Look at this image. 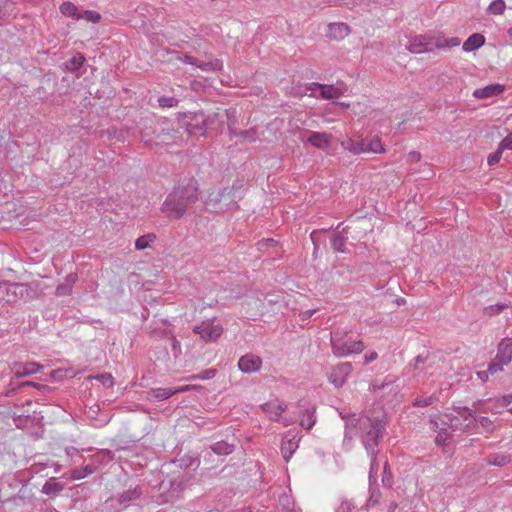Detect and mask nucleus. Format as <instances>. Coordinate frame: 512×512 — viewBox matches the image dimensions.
<instances>
[{
	"label": "nucleus",
	"mask_w": 512,
	"mask_h": 512,
	"mask_svg": "<svg viewBox=\"0 0 512 512\" xmlns=\"http://www.w3.org/2000/svg\"><path fill=\"white\" fill-rule=\"evenodd\" d=\"M382 484L387 488H391L393 485V475L387 461L385 462L383 468Z\"/></svg>",
	"instance_id": "nucleus-44"
},
{
	"label": "nucleus",
	"mask_w": 512,
	"mask_h": 512,
	"mask_svg": "<svg viewBox=\"0 0 512 512\" xmlns=\"http://www.w3.org/2000/svg\"><path fill=\"white\" fill-rule=\"evenodd\" d=\"M473 407L475 408V410H478L482 413H489L491 408L490 400H478L473 404Z\"/></svg>",
	"instance_id": "nucleus-54"
},
{
	"label": "nucleus",
	"mask_w": 512,
	"mask_h": 512,
	"mask_svg": "<svg viewBox=\"0 0 512 512\" xmlns=\"http://www.w3.org/2000/svg\"><path fill=\"white\" fill-rule=\"evenodd\" d=\"M239 137L248 140L250 142H254L257 138V129L255 127L250 128L248 130H244L239 132Z\"/></svg>",
	"instance_id": "nucleus-53"
},
{
	"label": "nucleus",
	"mask_w": 512,
	"mask_h": 512,
	"mask_svg": "<svg viewBox=\"0 0 512 512\" xmlns=\"http://www.w3.org/2000/svg\"><path fill=\"white\" fill-rule=\"evenodd\" d=\"M301 438L300 431L295 429L289 430L284 434L281 443V453L286 462L291 459L298 449Z\"/></svg>",
	"instance_id": "nucleus-6"
},
{
	"label": "nucleus",
	"mask_w": 512,
	"mask_h": 512,
	"mask_svg": "<svg viewBox=\"0 0 512 512\" xmlns=\"http://www.w3.org/2000/svg\"><path fill=\"white\" fill-rule=\"evenodd\" d=\"M330 343L333 354L339 358L359 354L365 348L363 341L353 340L349 332L341 329L330 333Z\"/></svg>",
	"instance_id": "nucleus-4"
},
{
	"label": "nucleus",
	"mask_w": 512,
	"mask_h": 512,
	"mask_svg": "<svg viewBox=\"0 0 512 512\" xmlns=\"http://www.w3.org/2000/svg\"><path fill=\"white\" fill-rule=\"evenodd\" d=\"M489 400L491 404L490 413L497 414L500 413L504 407H507L512 403V395L508 394L497 399Z\"/></svg>",
	"instance_id": "nucleus-26"
},
{
	"label": "nucleus",
	"mask_w": 512,
	"mask_h": 512,
	"mask_svg": "<svg viewBox=\"0 0 512 512\" xmlns=\"http://www.w3.org/2000/svg\"><path fill=\"white\" fill-rule=\"evenodd\" d=\"M502 156V152L498 149L496 152L490 154L487 159V163L489 166H493L497 164Z\"/></svg>",
	"instance_id": "nucleus-59"
},
{
	"label": "nucleus",
	"mask_w": 512,
	"mask_h": 512,
	"mask_svg": "<svg viewBox=\"0 0 512 512\" xmlns=\"http://www.w3.org/2000/svg\"><path fill=\"white\" fill-rule=\"evenodd\" d=\"M64 490V485L57 482L55 478H50L42 486L41 492L47 496H57Z\"/></svg>",
	"instance_id": "nucleus-25"
},
{
	"label": "nucleus",
	"mask_w": 512,
	"mask_h": 512,
	"mask_svg": "<svg viewBox=\"0 0 512 512\" xmlns=\"http://www.w3.org/2000/svg\"><path fill=\"white\" fill-rule=\"evenodd\" d=\"M8 285H9L8 281L0 282V305L5 303L6 291L8 289Z\"/></svg>",
	"instance_id": "nucleus-62"
},
{
	"label": "nucleus",
	"mask_w": 512,
	"mask_h": 512,
	"mask_svg": "<svg viewBox=\"0 0 512 512\" xmlns=\"http://www.w3.org/2000/svg\"><path fill=\"white\" fill-rule=\"evenodd\" d=\"M96 471V466L94 465H86L82 468H75L71 470L70 477L73 480H80L85 478L86 476L94 473Z\"/></svg>",
	"instance_id": "nucleus-34"
},
{
	"label": "nucleus",
	"mask_w": 512,
	"mask_h": 512,
	"mask_svg": "<svg viewBox=\"0 0 512 512\" xmlns=\"http://www.w3.org/2000/svg\"><path fill=\"white\" fill-rule=\"evenodd\" d=\"M331 247L335 252L343 253L345 251V238L340 234H334L331 238Z\"/></svg>",
	"instance_id": "nucleus-42"
},
{
	"label": "nucleus",
	"mask_w": 512,
	"mask_h": 512,
	"mask_svg": "<svg viewBox=\"0 0 512 512\" xmlns=\"http://www.w3.org/2000/svg\"><path fill=\"white\" fill-rule=\"evenodd\" d=\"M496 360L502 365H508L512 359V339L505 338L499 345L496 354Z\"/></svg>",
	"instance_id": "nucleus-13"
},
{
	"label": "nucleus",
	"mask_w": 512,
	"mask_h": 512,
	"mask_svg": "<svg viewBox=\"0 0 512 512\" xmlns=\"http://www.w3.org/2000/svg\"><path fill=\"white\" fill-rule=\"evenodd\" d=\"M261 408L271 420L278 421L287 406L278 399H274L261 405Z\"/></svg>",
	"instance_id": "nucleus-14"
},
{
	"label": "nucleus",
	"mask_w": 512,
	"mask_h": 512,
	"mask_svg": "<svg viewBox=\"0 0 512 512\" xmlns=\"http://www.w3.org/2000/svg\"><path fill=\"white\" fill-rule=\"evenodd\" d=\"M428 360V354L426 356L418 355L414 358V362L411 364L414 370H417L420 364L425 363Z\"/></svg>",
	"instance_id": "nucleus-64"
},
{
	"label": "nucleus",
	"mask_w": 512,
	"mask_h": 512,
	"mask_svg": "<svg viewBox=\"0 0 512 512\" xmlns=\"http://www.w3.org/2000/svg\"><path fill=\"white\" fill-rule=\"evenodd\" d=\"M369 484H370V487H369L370 496L367 499L366 504H365L367 509H370L372 507L379 505L380 498H381L380 490L376 487H373V483H369Z\"/></svg>",
	"instance_id": "nucleus-37"
},
{
	"label": "nucleus",
	"mask_w": 512,
	"mask_h": 512,
	"mask_svg": "<svg viewBox=\"0 0 512 512\" xmlns=\"http://www.w3.org/2000/svg\"><path fill=\"white\" fill-rule=\"evenodd\" d=\"M60 12L69 17H73L77 19V16L79 15L77 7L72 2H63L60 5Z\"/></svg>",
	"instance_id": "nucleus-40"
},
{
	"label": "nucleus",
	"mask_w": 512,
	"mask_h": 512,
	"mask_svg": "<svg viewBox=\"0 0 512 512\" xmlns=\"http://www.w3.org/2000/svg\"><path fill=\"white\" fill-rule=\"evenodd\" d=\"M30 292L31 288L27 284L9 282L4 304H17L21 300L27 301L31 298Z\"/></svg>",
	"instance_id": "nucleus-7"
},
{
	"label": "nucleus",
	"mask_w": 512,
	"mask_h": 512,
	"mask_svg": "<svg viewBox=\"0 0 512 512\" xmlns=\"http://www.w3.org/2000/svg\"><path fill=\"white\" fill-rule=\"evenodd\" d=\"M77 19H85L92 23H98L101 20V15L95 11L85 10L82 14L77 16Z\"/></svg>",
	"instance_id": "nucleus-45"
},
{
	"label": "nucleus",
	"mask_w": 512,
	"mask_h": 512,
	"mask_svg": "<svg viewBox=\"0 0 512 512\" xmlns=\"http://www.w3.org/2000/svg\"><path fill=\"white\" fill-rule=\"evenodd\" d=\"M156 236L154 234H146L143 236H140L135 241V248L137 250H143L146 249L152 241H154Z\"/></svg>",
	"instance_id": "nucleus-41"
},
{
	"label": "nucleus",
	"mask_w": 512,
	"mask_h": 512,
	"mask_svg": "<svg viewBox=\"0 0 512 512\" xmlns=\"http://www.w3.org/2000/svg\"><path fill=\"white\" fill-rule=\"evenodd\" d=\"M306 142L318 149H327L331 146V135L324 132L308 131Z\"/></svg>",
	"instance_id": "nucleus-12"
},
{
	"label": "nucleus",
	"mask_w": 512,
	"mask_h": 512,
	"mask_svg": "<svg viewBox=\"0 0 512 512\" xmlns=\"http://www.w3.org/2000/svg\"><path fill=\"white\" fill-rule=\"evenodd\" d=\"M453 411L456 416H459L461 421L464 423H469V425L476 420L475 412L473 409L464 406H456L453 407Z\"/></svg>",
	"instance_id": "nucleus-29"
},
{
	"label": "nucleus",
	"mask_w": 512,
	"mask_h": 512,
	"mask_svg": "<svg viewBox=\"0 0 512 512\" xmlns=\"http://www.w3.org/2000/svg\"><path fill=\"white\" fill-rule=\"evenodd\" d=\"M486 461L489 465L503 467L511 462V456L508 454H490Z\"/></svg>",
	"instance_id": "nucleus-30"
},
{
	"label": "nucleus",
	"mask_w": 512,
	"mask_h": 512,
	"mask_svg": "<svg viewBox=\"0 0 512 512\" xmlns=\"http://www.w3.org/2000/svg\"><path fill=\"white\" fill-rule=\"evenodd\" d=\"M220 122L218 113L205 115L206 134L210 131H217L220 128Z\"/></svg>",
	"instance_id": "nucleus-36"
},
{
	"label": "nucleus",
	"mask_w": 512,
	"mask_h": 512,
	"mask_svg": "<svg viewBox=\"0 0 512 512\" xmlns=\"http://www.w3.org/2000/svg\"><path fill=\"white\" fill-rule=\"evenodd\" d=\"M42 367L36 362L14 363L12 371L17 378H21L38 372Z\"/></svg>",
	"instance_id": "nucleus-15"
},
{
	"label": "nucleus",
	"mask_w": 512,
	"mask_h": 512,
	"mask_svg": "<svg viewBox=\"0 0 512 512\" xmlns=\"http://www.w3.org/2000/svg\"><path fill=\"white\" fill-rule=\"evenodd\" d=\"M503 366L504 365L500 364V362H498L496 358H494V360H492L491 363L488 365L487 371L489 374H495L501 371Z\"/></svg>",
	"instance_id": "nucleus-58"
},
{
	"label": "nucleus",
	"mask_w": 512,
	"mask_h": 512,
	"mask_svg": "<svg viewBox=\"0 0 512 512\" xmlns=\"http://www.w3.org/2000/svg\"><path fill=\"white\" fill-rule=\"evenodd\" d=\"M17 15V8L15 2L12 0H0V19L15 17Z\"/></svg>",
	"instance_id": "nucleus-27"
},
{
	"label": "nucleus",
	"mask_w": 512,
	"mask_h": 512,
	"mask_svg": "<svg viewBox=\"0 0 512 512\" xmlns=\"http://www.w3.org/2000/svg\"><path fill=\"white\" fill-rule=\"evenodd\" d=\"M234 444H230L224 440L218 441L211 446V450L218 455H229L234 451Z\"/></svg>",
	"instance_id": "nucleus-32"
},
{
	"label": "nucleus",
	"mask_w": 512,
	"mask_h": 512,
	"mask_svg": "<svg viewBox=\"0 0 512 512\" xmlns=\"http://www.w3.org/2000/svg\"><path fill=\"white\" fill-rule=\"evenodd\" d=\"M142 489L140 486L130 488L119 495L118 501L120 504H128L129 502L140 498L142 495Z\"/></svg>",
	"instance_id": "nucleus-28"
},
{
	"label": "nucleus",
	"mask_w": 512,
	"mask_h": 512,
	"mask_svg": "<svg viewBox=\"0 0 512 512\" xmlns=\"http://www.w3.org/2000/svg\"><path fill=\"white\" fill-rule=\"evenodd\" d=\"M185 128L190 135H206L204 112L197 111L190 113L185 121Z\"/></svg>",
	"instance_id": "nucleus-9"
},
{
	"label": "nucleus",
	"mask_w": 512,
	"mask_h": 512,
	"mask_svg": "<svg viewBox=\"0 0 512 512\" xmlns=\"http://www.w3.org/2000/svg\"><path fill=\"white\" fill-rule=\"evenodd\" d=\"M194 333L198 334L204 341H216L223 333V328L215 319L202 321L193 328Z\"/></svg>",
	"instance_id": "nucleus-5"
},
{
	"label": "nucleus",
	"mask_w": 512,
	"mask_h": 512,
	"mask_svg": "<svg viewBox=\"0 0 512 512\" xmlns=\"http://www.w3.org/2000/svg\"><path fill=\"white\" fill-rule=\"evenodd\" d=\"M442 424L446 425L452 431H467L469 429V423L461 421L459 416L454 413H446L441 417Z\"/></svg>",
	"instance_id": "nucleus-18"
},
{
	"label": "nucleus",
	"mask_w": 512,
	"mask_h": 512,
	"mask_svg": "<svg viewBox=\"0 0 512 512\" xmlns=\"http://www.w3.org/2000/svg\"><path fill=\"white\" fill-rule=\"evenodd\" d=\"M217 370L215 368L206 369L200 374L193 375L190 379L208 380L212 379L216 375Z\"/></svg>",
	"instance_id": "nucleus-52"
},
{
	"label": "nucleus",
	"mask_w": 512,
	"mask_h": 512,
	"mask_svg": "<svg viewBox=\"0 0 512 512\" xmlns=\"http://www.w3.org/2000/svg\"><path fill=\"white\" fill-rule=\"evenodd\" d=\"M365 145L366 140L365 139H352L347 138L341 141V146L353 154H360L365 153Z\"/></svg>",
	"instance_id": "nucleus-23"
},
{
	"label": "nucleus",
	"mask_w": 512,
	"mask_h": 512,
	"mask_svg": "<svg viewBox=\"0 0 512 512\" xmlns=\"http://www.w3.org/2000/svg\"><path fill=\"white\" fill-rule=\"evenodd\" d=\"M485 43V37L482 34L474 33L468 37V39L463 43L462 49L465 52L474 51Z\"/></svg>",
	"instance_id": "nucleus-24"
},
{
	"label": "nucleus",
	"mask_w": 512,
	"mask_h": 512,
	"mask_svg": "<svg viewBox=\"0 0 512 512\" xmlns=\"http://www.w3.org/2000/svg\"><path fill=\"white\" fill-rule=\"evenodd\" d=\"M460 39L457 38V37H452L450 39H445L443 41L441 40H438L436 43H435V46L437 48H445V47H456V46H459L460 45Z\"/></svg>",
	"instance_id": "nucleus-49"
},
{
	"label": "nucleus",
	"mask_w": 512,
	"mask_h": 512,
	"mask_svg": "<svg viewBox=\"0 0 512 512\" xmlns=\"http://www.w3.org/2000/svg\"><path fill=\"white\" fill-rule=\"evenodd\" d=\"M148 394L149 397L158 401H163L175 395V391H173V388H153L148 392Z\"/></svg>",
	"instance_id": "nucleus-31"
},
{
	"label": "nucleus",
	"mask_w": 512,
	"mask_h": 512,
	"mask_svg": "<svg viewBox=\"0 0 512 512\" xmlns=\"http://www.w3.org/2000/svg\"><path fill=\"white\" fill-rule=\"evenodd\" d=\"M342 418L345 420V438H353L354 430H357L367 454H379V444L386 432L384 418L366 415L359 417L342 415Z\"/></svg>",
	"instance_id": "nucleus-1"
},
{
	"label": "nucleus",
	"mask_w": 512,
	"mask_h": 512,
	"mask_svg": "<svg viewBox=\"0 0 512 512\" xmlns=\"http://www.w3.org/2000/svg\"><path fill=\"white\" fill-rule=\"evenodd\" d=\"M501 152L504 150H511L512 149V133H510L508 136H506L499 144L498 148Z\"/></svg>",
	"instance_id": "nucleus-56"
},
{
	"label": "nucleus",
	"mask_w": 512,
	"mask_h": 512,
	"mask_svg": "<svg viewBox=\"0 0 512 512\" xmlns=\"http://www.w3.org/2000/svg\"><path fill=\"white\" fill-rule=\"evenodd\" d=\"M232 192H233V189L224 188L216 193H210L205 202V205L210 207V206H214V205L220 203L223 199H229L230 203L233 202V205L238 207L237 203L234 202L233 199L231 198Z\"/></svg>",
	"instance_id": "nucleus-20"
},
{
	"label": "nucleus",
	"mask_w": 512,
	"mask_h": 512,
	"mask_svg": "<svg viewBox=\"0 0 512 512\" xmlns=\"http://www.w3.org/2000/svg\"><path fill=\"white\" fill-rule=\"evenodd\" d=\"M199 200V189L194 178H184L168 194L161 211L171 220L181 219Z\"/></svg>",
	"instance_id": "nucleus-2"
},
{
	"label": "nucleus",
	"mask_w": 512,
	"mask_h": 512,
	"mask_svg": "<svg viewBox=\"0 0 512 512\" xmlns=\"http://www.w3.org/2000/svg\"><path fill=\"white\" fill-rule=\"evenodd\" d=\"M180 138L179 131L174 129L167 120L160 119L155 125L145 127L141 131V140L147 146L171 145Z\"/></svg>",
	"instance_id": "nucleus-3"
},
{
	"label": "nucleus",
	"mask_w": 512,
	"mask_h": 512,
	"mask_svg": "<svg viewBox=\"0 0 512 512\" xmlns=\"http://www.w3.org/2000/svg\"><path fill=\"white\" fill-rule=\"evenodd\" d=\"M508 304L497 303L484 308V314L487 316H494L499 314L503 309L507 308Z\"/></svg>",
	"instance_id": "nucleus-47"
},
{
	"label": "nucleus",
	"mask_w": 512,
	"mask_h": 512,
	"mask_svg": "<svg viewBox=\"0 0 512 512\" xmlns=\"http://www.w3.org/2000/svg\"><path fill=\"white\" fill-rule=\"evenodd\" d=\"M300 426L306 430H310L316 423V406L305 399L298 401Z\"/></svg>",
	"instance_id": "nucleus-8"
},
{
	"label": "nucleus",
	"mask_w": 512,
	"mask_h": 512,
	"mask_svg": "<svg viewBox=\"0 0 512 512\" xmlns=\"http://www.w3.org/2000/svg\"><path fill=\"white\" fill-rule=\"evenodd\" d=\"M504 91V87L500 84H490L483 88L474 90L473 96L477 99H485L497 96Z\"/></svg>",
	"instance_id": "nucleus-19"
},
{
	"label": "nucleus",
	"mask_w": 512,
	"mask_h": 512,
	"mask_svg": "<svg viewBox=\"0 0 512 512\" xmlns=\"http://www.w3.org/2000/svg\"><path fill=\"white\" fill-rule=\"evenodd\" d=\"M24 386H32V387H35V388H37L39 390H42V391H46V390L49 389V387L47 385L39 384V383L32 382V381L21 382L18 385L19 388L24 387Z\"/></svg>",
	"instance_id": "nucleus-61"
},
{
	"label": "nucleus",
	"mask_w": 512,
	"mask_h": 512,
	"mask_svg": "<svg viewBox=\"0 0 512 512\" xmlns=\"http://www.w3.org/2000/svg\"><path fill=\"white\" fill-rule=\"evenodd\" d=\"M311 86L319 88L320 98L322 99H337L344 94L343 88L334 85L313 82L311 83Z\"/></svg>",
	"instance_id": "nucleus-16"
},
{
	"label": "nucleus",
	"mask_w": 512,
	"mask_h": 512,
	"mask_svg": "<svg viewBox=\"0 0 512 512\" xmlns=\"http://www.w3.org/2000/svg\"><path fill=\"white\" fill-rule=\"evenodd\" d=\"M353 367L350 362H343L336 365L330 372L328 379L337 388L342 387L346 382L347 376L351 373Z\"/></svg>",
	"instance_id": "nucleus-10"
},
{
	"label": "nucleus",
	"mask_w": 512,
	"mask_h": 512,
	"mask_svg": "<svg viewBox=\"0 0 512 512\" xmlns=\"http://www.w3.org/2000/svg\"><path fill=\"white\" fill-rule=\"evenodd\" d=\"M433 397L432 396H428V397H417L414 401H413V406L415 407H426V406H429L433 403Z\"/></svg>",
	"instance_id": "nucleus-55"
},
{
	"label": "nucleus",
	"mask_w": 512,
	"mask_h": 512,
	"mask_svg": "<svg viewBox=\"0 0 512 512\" xmlns=\"http://www.w3.org/2000/svg\"><path fill=\"white\" fill-rule=\"evenodd\" d=\"M262 367V359L252 353L242 356L238 361V368L243 373L251 374L257 372Z\"/></svg>",
	"instance_id": "nucleus-11"
},
{
	"label": "nucleus",
	"mask_w": 512,
	"mask_h": 512,
	"mask_svg": "<svg viewBox=\"0 0 512 512\" xmlns=\"http://www.w3.org/2000/svg\"><path fill=\"white\" fill-rule=\"evenodd\" d=\"M179 103V100L175 97H167V96H161L158 98V104L160 107L163 108H172L176 107Z\"/></svg>",
	"instance_id": "nucleus-48"
},
{
	"label": "nucleus",
	"mask_w": 512,
	"mask_h": 512,
	"mask_svg": "<svg viewBox=\"0 0 512 512\" xmlns=\"http://www.w3.org/2000/svg\"><path fill=\"white\" fill-rule=\"evenodd\" d=\"M195 66L200 68L202 71L214 72V71L221 70L223 67V63L219 59H214V60L208 61V62L198 60V64H195Z\"/></svg>",
	"instance_id": "nucleus-35"
},
{
	"label": "nucleus",
	"mask_w": 512,
	"mask_h": 512,
	"mask_svg": "<svg viewBox=\"0 0 512 512\" xmlns=\"http://www.w3.org/2000/svg\"><path fill=\"white\" fill-rule=\"evenodd\" d=\"M371 458L370 471H369V483L376 482V476L379 469V464L377 460L378 454L369 455Z\"/></svg>",
	"instance_id": "nucleus-43"
},
{
	"label": "nucleus",
	"mask_w": 512,
	"mask_h": 512,
	"mask_svg": "<svg viewBox=\"0 0 512 512\" xmlns=\"http://www.w3.org/2000/svg\"><path fill=\"white\" fill-rule=\"evenodd\" d=\"M505 10V2L503 0H494L488 7L487 11L490 14L499 15Z\"/></svg>",
	"instance_id": "nucleus-46"
},
{
	"label": "nucleus",
	"mask_w": 512,
	"mask_h": 512,
	"mask_svg": "<svg viewBox=\"0 0 512 512\" xmlns=\"http://www.w3.org/2000/svg\"><path fill=\"white\" fill-rule=\"evenodd\" d=\"M94 378L106 387H112L114 384V378L110 373L99 374L94 376Z\"/></svg>",
	"instance_id": "nucleus-51"
},
{
	"label": "nucleus",
	"mask_w": 512,
	"mask_h": 512,
	"mask_svg": "<svg viewBox=\"0 0 512 512\" xmlns=\"http://www.w3.org/2000/svg\"><path fill=\"white\" fill-rule=\"evenodd\" d=\"M479 424L488 431H493V422L490 418L482 416L478 419Z\"/></svg>",
	"instance_id": "nucleus-60"
},
{
	"label": "nucleus",
	"mask_w": 512,
	"mask_h": 512,
	"mask_svg": "<svg viewBox=\"0 0 512 512\" xmlns=\"http://www.w3.org/2000/svg\"><path fill=\"white\" fill-rule=\"evenodd\" d=\"M114 457V454L112 451L108 449H102L99 452H97L95 455L92 456V459L96 462H99L100 464H106L110 462Z\"/></svg>",
	"instance_id": "nucleus-39"
},
{
	"label": "nucleus",
	"mask_w": 512,
	"mask_h": 512,
	"mask_svg": "<svg viewBox=\"0 0 512 512\" xmlns=\"http://www.w3.org/2000/svg\"><path fill=\"white\" fill-rule=\"evenodd\" d=\"M77 279H78V276L76 273H69L65 277L64 281L56 287V295L57 296L70 295L72 292V288H73L74 284L76 283Z\"/></svg>",
	"instance_id": "nucleus-22"
},
{
	"label": "nucleus",
	"mask_w": 512,
	"mask_h": 512,
	"mask_svg": "<svg viewBox=\"0 0 512 512\" xmlns=\"http://www.w3.org/2000/svg\"><path fill=\"white\" fill-rule=\"evenodd\" d=\"M85 62V57L81 53H76L72 58L65 62L66 70L70 72L77 71Z\"/></svg>",
	"instance_id": "nucleus-33"
},
{
	"label": "nucleus",
	"mask_w": 512,
	"mask_h": 512,
	"mask_svg": "<svg viewBox=\"0 0 512 512\" xmlns=\"http://www.w3.org/2000/svg\"><path fill=\"white\" fill-rule=\"evenodd\" d=\"M350 33V28L345 23H331L328 26V37L340 40L348 36Z\"/></svg>",
	"instance_id": "nucleus-21"
},
{
	"label": "nucleus",
	"mask_w": 512,
	"mask_h": 512,
	"mask_svg": "<svg viewBox=\"0 0 512 512\" xmlns=\"http://www.w3.org/2000/svg\"><path fill=\"white\" fill-rule=\"evenodd\" d=\"M432 42L423 35L415 36L408 45V50L411 53L420 54L432 50Z\"/></svg>",
	"instance_id": "nucleus-17"
},
{
	"label": "nucleus",
	"mask_w": 512,
	"mask_h": 512,
	"mask_svg": "<svg viewBox=\"0 0 512 512\" xmlns=\"http://www.w3.org/2000/svg\"><path fill=\"white\" fill-rule=\"evenodd\" d=\"M178 59L184 63L190 64L195 66V64H198V59L190 56L188 54H183L182 56H179Z\"/></svg>",
	"instance_id": "nucleus-63"
},
{
	"label": "nucleus",
	"mask_w": 512,
	"mask_h": 512,
	"mask_svg": "<svg viewBox=\"0 0 512 512\" xmlns=\"http://www.w3.org/2000/svg\"><path fill=\"white\" fill-rule=\"evenodd\" d=\"M355 508V505L350 500H344L341 502L340 506L337 508V512H352Z\"/></svg>",
	"instance_id": "nucleus-57"
},
{
	"label": "nucleus",
	"mask_w": 512,
	"mask_h": 512,
	"mask_svg": "<svg viewBox=\"0 0 512 512\" xmlns=\"http://www.w3.org/2000/svg\"><path fill=\"white\" fill-rule=\"evenodd\" d=\"M225 115L227 118L228 128H232V126H236L237 124V110L235 108H229L225 110Z\"/></svg>",
	"instance_id": "nucleus-50"
},
{
	"label": "nucleus",
	"mask_w": 512,
	"mask_h": 512,
	"mask_svg": "<svg viewBox=\"0 0 512 512\" xmlns=\"http://www.w3.org/2000/svg\"><path fill=\"white\" fill-rule=\"evenodd\" d=\"M365 140H366L365 152L382 153L385 151L382 146V143L378 137H374L371 139H365Z\"/></svg>",
	"instance_id": "nucleus-38"
}]
</instances>
